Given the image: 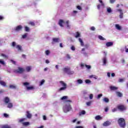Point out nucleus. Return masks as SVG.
Segmentation results:
<instances>
[{
	"mask_svg": "<svg viewBox=\"0 0 128 128\" xmlns=\"http://www.w3.org/2000/svg\"><path fill=\"white\" fill-rule=\"evenodd\" d=\"M69 102H72V100H66L65 101V106H64V111L65 112L72 110V106Z\"/></svg>",
	"mask_w": 128,
	"mask_h": 128,
	"instance_id": "obj_1",
	"label": "nucleus"
},
{
	"mask_svg": "<svg viewBox=\"0 0 128 128\" xmlns=\"http://www.w3.org/2000/svg\"><path fill=\"white\" fill-rule=\"evenodd\" d=\"M118 122L120 128H126V120L124 118H120L118 120Z\"/></svg>",
	"mask_w": 128,
	"mask_h": 128,
	"instance_id": "obj_2",
	"label": "nucleus"
},
{
	"mask_svg": "<svg viewBox=\"0 0 128 128\" xmlns=\"http://www.w3.org/2000/svg\"><path fill=\"white\" fill-rule=\"evenodd\" d=\"M59 82L62 87L60 88L58 90V92H62V90H66L68 86L66 84L64 81H60Z\"/></svg>",
	"mask_w": 128,
	"mask_h": 128,
	"instance_id": "obj_3",
	"label": "nucleus"
},
{
	"mask_svg": "<svg viewBox=\"0 0 128 128\" xmlns=\"http://www.w3.org/2000/svg\"><path fill=\"white\" fill-rule=\"evenodd\" d=\"M13 72L14 74H24V68L19 66L18 67V69L14 70Z\"/></svg>",
	"mask_w": 128,
	"mask_h": 128,
	"instance_id": "obj_4",
	"label": "nucleus"
},
{
	"mask_svg": "<svg viewBox=\"0 0 128 128\" xmlns=\"http://www.w3.org/2000/svg\"><path fill=\"white\" fill-rule=\"evenodd\" d=\"M117 108L118 110H120V112H124V110H126L127 108L124 104H120L118 106Z\"/></svg>",
	"mask_w": 128,
	"mask_h": 128,
	"instance_id": "obj_5",
	"label": "nucleus"
},
{
	"mask_svg": "<svg viewBox=\"0 0 128 128\" xmlns=\"http://www.w3.org/2000/svg\"><path fill=\"white\" fill-rule=\"evenodd\" d=\"M63 72H66L68 74H74V71H71L70 70V68H63Z\"/></svg>",
	"mask_w": 128,
	"mask_h": 128,
	"instance_id": "obj_6",
	"label": "nucleus"
},
{
	"mask_svg": "<svg viewBox=\"0 0 128 128\" xmlns=\"http://www.w3.org/2000/svg\"><path fill=\"white\" fill-rule=\"evenodd\" d=\"M110 124H112V122L108 120H107L103 123L102 126H110Z\"/></svg>",
	"mask_w": 128,
	"mask_h": 128,
	"instance_id": "obj_7",
	"label": "nucleus"
},
{
	"mask_svg": "<svg viewBox=\"0 0 128 128\" xmlns=\"http://www.w3.org/2000/svg\"><path fill=\"white\" fill-rule=\"evenodd\" d=\"M56 42H60V38H53L52 42V44H54Z\"/></svg>",
	"mask_w": 128,
	"mask_h": 128,
	"instance_id": "obj_8",
	"label": "nucleus"
},
{
	"mask_svg": "<svg viewBox=\"0 0 128 128\" xmlns=\"http://www.w3.org/2000/svg\"><path fill=\"white\" fill-rule=\"evenodd\" d=\"M22 30V25L17 26L15 28L16 32H20V30Z\"/></svg>",
	"mask_w": 128,
	"mask_h": 128,
	"instance_id": "obj_9",
	"label": "nucleus"
},
{
	"mask_svg": "<svg viewBox=\"0 0 128 128\" xmlns=\"http://www.w3.org/2000/svg\"><path fill=\"white\" fill-rule=\"evenodd\" d=\"M117 12H119L120 13V18H124V13L122 12V9H118Z\"/></svg>",
	"mask_w": 128,
	"mask_h": 128,
	"instance_id": "obj_10",
	"label": "nucleus"
},
{
	"mask_svg": "<svg viewBox=\"0 0 128 128\" xmlns=\"http://www.w3.org/2000/svg\"><path fill=\"white\" fill-rule=\"evenodd\" d=\"M62 24H64V21L62 19H60L58 22V24L61 26V28H64V25Z\"/></svg>",
	"mask_w": 128,
	"mask_h": 128,
	"instance_id": "obj_11",
	"label": "nucleus"
},
{
	"mask_svg": "<svg viewBox=\"0 0 128 128\" xmlns=\"http://www.w3.org/2000/svg\"><path fill=\"white\" fill-rule=\"evenodd\" d=\"M10 100V98H8V97H5L4 98V102H5V104H8Z\"/></svg>",
	"mask_w": 128,
	"mask_h": 128,
	"instance_id": "obj_12",
	"label": "nucleus"
},
{
	"mask_svg": "<svg viewBox=\"0 0 128 128\" xmlns=\"http://www.w3.org/2000/svg\"><path fill=\"white\" fill-rule=\"evenodd\" d=\"M114 46V42H107L106 43V46L108 47L112 46Z\"/></svg>",
	"mask_w": 128,
	"mask_h": 128,
	"instance_id": "obj_13",
	"label": "nucleus"
},
{
	"mask_svg": "<svg viewBox=\"0 0 128 128\" xmlns=\"http://www.w3.org/2000/svg\"><path fill=\"white\" fill-rule=\"evenodd\" d=\"M0 84L2 86H6V83L2 80H0Z\"/></svg>",
	"mask_w": 128,
	"mask_h": 128,
	"instance_id": "obj_14",
	"label": "nucleus"
},
{
	"mask_svg": "<svg viewBox=\"0 0 128 128\" xmlns=\"http://www.w3.org/2000/svg\"><path fill=\"white\" fill-rule=\"evenodd\" d=\"M26 118H32V114H30V113L29 111H27L26 112Z\"/></svg>",
	"mask_w": 128,
	"mask_h": 128,
	"instance_id": "obj_15",
	"label": "nucleus"
},
{
	"mask_svg": "<svg viewBox=\"0 0 128 128\" xmlns=\"http://www.w3.org/2000/svg\"><path fill=\"white\" fill-rule=\"evenodd\" d=\"M95 119L96 120H102V118L100 115H98L95 117Z\"/></svg>",
	"mask_w": 128,
	"mask_h": 128,
	"instance_id": "obj_16",
	"label": "nucleus"
},
{
	"mask_svg": "<svg viewBox=\"0 0 128 128\" xmlns=\"http://www.w3.org/2000/svg\"><path fill=\"white\" fill-rule=\"evenodd\" d=\"M116 94L118 96V98H122V94L120 92H116Z\"/></svg>",
	"mask_w": 128,
	"mask_h": 128,
	"instance_id": "obj_17",
	"label": "nucleus"
},
{
	"mask_svg": "<svg viewBox=\"0 0 128 128\" xmlns=\"http://www.w3.org/2000/svg\"><path fill=\"white\" fill-rule=\"evenodd\" d=\"M75 38H80V32H76Z\"/></svg>",
	"mask_w": 128,
	"mask_h": 128,
	"instance_id": "obj_18",
	"label": "nucleus"
},
{
	"mask_svg": "<svg viewBox=\"0 0 128 128\" xmlns=\"http://www.w3.org/2000/svg\"><path fill=\"white\" fill-rule=\"evenodd\" d=\"M78 41L80 43V46H84V42L82 41V38H78Z\"/></svg>",
	"mask_w": 128,
	"mask_h": 128,
	"instance_id": "obj_19",
	"label": "nucleus"
},
{
	"mask_svg": "<svg viewBox=\"0 0 128 128\" xmlns=\"http://www.w3.org/2000/svg\"><path fill=\"white\" fill-rule=\"evenodd\" d=\"M12 106H14L12 103V102L8 103V104L7 106V108H12Z\"/></svg>",
	"mask_w": 128,
	"mask_h": 128,
	"instance_id": "obj_20",
	"label": "nucleus"
},
{
	"mask_svg": "<svg viewBox=\"0 0 128 128\" xmlns=\"http://www.w3.org/2000/svg\"><path fill=\"white\" fill-rule=\"evenodd\" d=\"M110 90H118V88L114 86H110Z\"/></svg>",
	"mask_w": 128,
	"mask_h": 128,
	"instance_id": "obj_21",
	"label": "nucleus"
},
{
	"mask_svg": "<svg viewBox=\"0 0 128 128\" xmlns=\"http://www.w3.org/2000/svg\"><path fill=\"white\" fill-rule=\"evenodd\" d=\"M98 38L100 40H106V38H104L102 36L99 35L98 36Z\"/></svg>",
	"mask_w": 128,
	"mask_h": 128,
	"instance_id": "obj_22",
	"label": "nucleus"
},
{
	"mask_svg": "<svg viewBox=\"0 0 128 128\" xmlns=\"http://www.w3.org/2000/svg\"><path fill=\"white\" fill-rule=\"evenodd\" d=\"M66 27L67 28H70V21L69 20H67L66 22Z\"/></svg>",
	"mask_w": 128,
	"mask_h": 128,
	"instance_id": "obj_23",
	"label": "nucleus"
},
{
	"mask_svg": "<svg viewBox=\"0 0 128 128\" xmlns=\"http://www.w3.org/2000/svg\"><path fill=\"white\" fill-rule=\"evenodd\" d=\"M103 101L104 102H110V99L108 98H104L103 99Z\"/></svg>",
	"mask_w": 128,
	"mask_h": 128,
	"instance_id": "obj_24",
	"label": "nucleus"
},
{
	"mask_svg": "<svg viewBox=\"0 0 128 128\" xmlns=\"http://www.w3.org/2000/svg\"><path fill=\"white\" fill-rule=\"evenodd\" d=\"M116 28H117V30H122V27H120V26L118 24H116Z\"/></svg>",
	"mask_w": 128,
	"mask_h": 128,
	"instance_id": "obj_25",
	"label": "nucleus"
},
{
	"mask_svg": "<svg viewBox=\"0 0 128 128\" xmlns=\"http://www.w3.org/2000/svg\"><path fill=\"white\" fill-rule=\"evenodd\" d=\"M32 70V67L30 66H28L26 68V70L28 72H30V70Z\"/></svg>",
	"mask_w": 128,
	"mask_h": 128,
	"instance_id": "obj_26",
	"label": "nucleus"
},
{
	"mask_svg": "<svg viewBox=\"0 0 128 128\" xmlns=\"http://www.w3.org/2000/svg\"><path fill=\"white\" fill-rule=\"evenodd\" d=\"M26 88L28 90H34V86H27Z\"/></svg>",
	"mask_w": 128,
	"mask_h": 128,
	"instance_id": "obj_27",
	"label": "nucleus"
},
{
	"mask_svg": "<svg viewBox=\"0 0 128 128\" xmlns=\"http://www.w3.org/2000/svg\"><path fill=\"white\" fill-rule=\"evenodd\" d=\"M16 48H17L18 50H22V46L17 45L16 46Z\"/></svg>",
	"mask_w": 128,
	"mask_h": 128,
	"instance_id": "obj_28",
	"label": "nucleus"
},
{
	"mask_svg": "<svg viewBox=\"0 0 128 128\" xmlns=\"http://www.w3.org/2000/svg\"><path fill=\"white\" fill-rule=\"evenodd\" d=\"M103 64L104 66L106 64V57L103 58Z\"/></svg>",
	"mask_w": 128,
	"mask_h": 128,
	"instance_id": "obj_29",
	"label": "nucleus"
},
{
	"mask_svg": "<svg viewBox=\"0 0 128 128\" xmlns=\"http://www.w3.org/2000/svg\"><path fill=\"white\" fill-rule=\"evenodd\" d=\"M22 124L24 126H28V124H30V122H24Z\"/></svg>",
	"mask_w": 128,
	"mask_h": 128,
	"instance_id": "obj_30",
	"label": "nucleus"
},
{
	"mask_svg": "<svg viewBox=\"0 0 128 128\" xmlns=\"http://www.w3.org/2000/svg\"><path fill=\"white\" fill-rule=\"evenodd\" d=\"M28 24H30L32 26H36V24L33 22H30Z\"/></svg>",
	"mask_w": 128,
	"mask_h": 128,
	"instance_id": "obj_31",
	"label": "nucleus"
},
{
	"mask_svg": "<svg viewBox=\"0 0 128 128\" xmlns=\"http://www.w3.org/2000/svg\"><path fill=\"white\" fill-rule=\"evenodd\" d=\"M86 114V110H82L80 112L79 115L82 116V114Z\"/></svg>",
	"mask_w": 128,
	"mask_h": 128,
	"instance_id": "obj_32",
	"label": "nucleus"
},
{
	"mask_svg": "<svg viewBox=\"0 0 128 128\" xmlns=\"http://www.w3.org/2000/svg\"><path fill=\"white\" fill-rule=\"evenodd\" d=\"M2 128H12V127L8 125H4L2 126Z\"/></svg>",
	"mask_w": 128,
	"mask_h": 128,
	"instance_id": "obj_33",
	"label": "nucleus"
},
{
	"mask_svg": "<svg viewBox=\"0 0 128 128\" xmlns=\"http://www.w3.org/2000/svg\"><path fill=\"white\" fill-rule=\"evenodd\" d=\"M77 82L78 84H82L83 82H82V80L79 79V80H77Z\"/></svg>",
	"mask_w": 128,
	"mask_h": 128,
	"instance_id": "obj_34",
	"label": "nucleus"
},
{
	"mask_svg": "<svg viewBox=\"0 0 128 128\" xmlns=\"http://www.w3.org/2000/svg\"><path fill=\"white\" fill-rule=\"evenodd\" d=\"M24 28H25L26 32H30V28L28 27V26H26L24 27Z\"/></svg>",
	"mask_w": 128,
	"mask_h": 128,
	"instance_id": "obj_35",
	"label": "nucleus"
},
{
	"mask_svg": "<svg viewBox=\"0 0 128 128\" xmlns=\"http://www.w3.org/2000/svg\"><path fill=\"white\" fill-rule=\"evenodd\" d=\"M46 81L44 80H41V82H40V86H42V84H44V82H45Z\"/></svg>",
	"mask_w": 128,
	"mask_h": 128,
	"instance_id": "obj_36",
	"label": "nucleus"
},
{
	"mask_svg": "<svg viewBox=\"0 0 128 128\" xmlns=\"http://www.w3.org/2000/svg\"><path fill=\"white\" fill-rule=\"evenodd\" d=\"M68 96H62V98H61L60 100H64L68 99Z\"/></svg>",
	"mask_w": 128,
	"mask_h": 128,
	"instance_id": "obj_37",
	"label": "nucleus"
},
{
	"mask_svg": "<svg viewBox=\"0 0 128 128\" xmlns=\"http://www.w3.org/2000/svg\"><path fill=\"white\" fill-rule=\"evenodd\" d=\"M85 66L86 68H88V70H90V68H92V66L90 65L85 64Z\"/></svg>",
	"mask_w": 128,
	"mask_h": 128,
	"instance_id": "obj_38",
	"label": "nucleus"
},
{
	"mask_svg": "<svg viewBox=\"0 0 128 128\" xmlns=\"http://www.w3.org/2000/svg\"><path fill=\"white\" fill-rule=\"evenodd\" d=\"M85 82L86 84H90V82H92V81H90V80H85Z\"/></svg>",
	"mask_w": 128,
	"mask_h": 128,
	"instance_id": "obj_39",
	"label": "nucleus"
},
{
	"mask_svg": "<svg viewBox=\"0 0 128 128\" xmlns=\"http://www.w3.org/2000/svg\"><path fill=\"white\" fill-rule=\"evenodd\" d=\"M45 54L46 56H48V54H50V50H46L45 52Z\"/></svg>",
	"mask_w": 128,
	"mask_h": 128,
	"instance_id": "obj_40",
	"label": "nucleus"
},
{
	"mask_svg": "<svg viewBox=\"0 0 128 128\" xmlns=\"http://www.w3.org/2000/svg\"><path fill=\"white\" fill-rule=\"evenodd\" d=\"M24 120H26V118H22L20 119L18 122H24Z\"/></svg>",
	"mask_w": 128,
	"mask_h": 128,
	"instance_id": "obj_41",
	"label": "nucleus"
},
{
	"mask_svg": "<svg viewBox=\"0 0 128 128\" xmlns=\"http://www.w3.org/2000/svg\"><path fill=\"white\" fill-rule=\"evenodd\" d=\"M0 64H2V66H4V64H6L4 61L2 60H0Z\"/></svg>",
	"mask_w": 128,
	"mask_h": 128,
	"instance_id": "obj_42",
	"label": "nucleus"
},
{
	"mask_svg": "<svg viewBox=\"0 0 128 128\" xmlns=\"http://www.w3.org/2000/svg\"><path fill=\"white\" fill-rule=\"evenodd\" d=\"M28 36V34L26 33L24 34L22 36V38H26Z\"/></svg>",
	"mask_w": 128,
	"mask_h": 128,
	"instance_id": "obj_43",
	"label": "nucleus"
},
{
	"mask_svg": "<svg viewBox=\"0 0 128 128\" xmlns=\"http://www.w3.org/2000/svg\"><path fill=\"white\" fill-rule=\"evenodd\" d=\"M92 104V101H90L86 102V106H90Z\"/></svg>",
	"mask_w": 128,
	"mask_h": 128,
	"instance_id": "obj_44",
	"label": "nucleus"
},
{
	"mask_svg": "<svg viewBox=\"0 0 128 128\" xmlns=\"http://www.w3.org/2000/svg\"><path fill=\"white\" fill-rule=\"evenodd\" d=\"M24 86H30V83L28 82H25L23 84Z\"/></svg>",
	"mask_w": 128,
	"mask_h": 128,
	"instance_id": "obj_45",
	"label": "nucleus"
},
{
	"mask_svg": "<svg viewBox=\"0 0 128 128\" xmlns=\"http://www.w3.org/2000/svg\"><path fill=\"white\" fill-rule=\"evenodd\" d=\"M102 94H98L97 98L99 99L100 98H102Z\"/></svg>",
	"mask_w": 128,
	"mask_h": 128,
	"instance_id": "obj_46",
	"label": "nucleus"
},
{
	"mask_svg": "<svg viewBox=\"0 0 128 128\" xmlns=\"http://www.w3.org/2000/svg\"><path fill=\"white\" fill-rule=\"evenodd\" d=\"M2 56H3L4 58H8V56L4 54H2Z\"/></svg>",
	"mask_w": 128,
	"mask_h": 128,
	"instance_id": "obj_47",
	"label": "nucleus"
},
{
	"mask_svg": "<svg viewBox=\"0 0 128 128\" xmlns=\"http://www.w3.org/2000/svg\"><path fill=\"white\" fill-rule=\"evenodd\" d=\"M89 97H90V100H92V98H94V94H90Z\"/></svg>",
	"mask_w": 128,
	"mask_h": 128,
	"instance_id": "obj_48",
	"label": "nucleus"
},
{
	"mask_svg": "<svg viewBox=\"0 0 128 128\" xmlns=\"http://www.w3.org/2000/svg\"><path fill=\"white\" fill-rule=\"evenodd\" d=\"M9 87L10 88H16V86L14 85H10Z\"/></svg>",
	"mask_w": 128,
	"mask_h": 128,
	"instance_id": "obj_49",
	"label": "nucleus"
},
{
	"mask_svg": "<svg viewBox=\"0 0 128 128\" xmlns=\"http://www.w3.org/2000/svg\"><path fill=\"white\" fill-rule=\"evenodd\" d=\"M98 2L101 4V6H104V2H102V0H98Z\"/></svg>",
	"mask_w": 128,
	"mask_h": 128,
	"instance_id": "obj_50",
	"label": "nucleus"
},
{
	"mask_svg": "<svg viewBox=\"0 0 128 128\" xmlns=\"http://www.w3.org/2000/svg\"><path fill=\"white\" fill-rule=\"evenodd\" d=\"M4 118H8L9 116H8V114H7L4 113Z\"/></svg>",
	"mask_w": 128,
	"mask_h": 128,
	"instance_id": "obj_51",
	"label": "nucleus"
},
{
	"mask_svg": "<svg viewBox=\"0 0 128 128\" xmlns=\"http://www.w3.org/2000/svg\"><path fill=\"white\" fill-rule=\"evenodd\" d=\"M71 50H76V48H74V46H72Z\"/></svg>",
	"mask_w": 128,
	"mask_h": 128,
	"instance_id": "obj_52",
	"label": "nucleus"
},
{
	"mask_svg": "<svg viewBox=\"0 0 128 128\" xmlns=\"http://www.w3.org/2000/svg\"><path fill=\"white\" fill-rule=\"evenodd\" d=\"M104 112H108V107L105 108Z\"/></svg>",
	"mask_w": 128,
	"mask_h": 128,
	"instance_id": "obj_53",
	"label": "nucleus"
},
{
	"mask_svg": "<svg viewBox=\"0 0 128 128\" xmlns=\"http://www.w3.org/2000/svg\"><path fill=\"white\" fill-rule=\"evenodd\" d=\"M66 56L68 60H70V54H67Z\"/></svg>",
	"mask_w": 128,
	"mask_h": 128,
	"instance_id": "obj_54",
	"label": "nucleus"
},
{
	"mask_svg": "<svg viewBox=\"0 0 128 128\" xmlns=\"http://www.w3.org/2000/svg\"><path fill=\"white\" fill-rule=\"evenodd\" d=\"M107 11H108V12H112V8H108L107 9Z\"/></svg>",
	"mask_w": 128,
	"mask_h": 128,
	"instance_id": "obj_55",
	"label": "nucleus"
},
{
	"mask_svg": "<svg viewBox=\"0 0 128 128\" xmlns=\"http://www.w3.org/2000/svg\"><path fill=\"white\" fill-rule=\"evenodd\" d=\"M90 30H96V28H94V26H92L90 28Z\"/></svg>",
	"mask_w": 128,
	"mask_h": 128,
	"instance_id": "obj_56",
	"label": "nucleus"
},
{
	"mask_svg": "<svg viewBox=\"0 0 128 128\" xmlns=\"http://www.w3.org/2000/svg\"><path fill=\"white\" fill-rule=\"evenodd\" d=\"M124 82V79H122V78L119 79V80H118L119 82Z\"/></svg>",
	"mask_w": 128,
	"mask_h": 128,
	"instance_id": "obj_57",
	"label": "nucleus"
},
{
	"mask_svg": "<svg viewBox=\"0 0 128 128\" xmlns=\"http://www.w3.org/2000/svg\"><path fill=\"white\" fill-rule=\"evenodd\" d=\"M77 8L80 10H82V7H80V6H77Z\"/></svg>",
	"mask_w": 128,
	"mask_h": 128,
	"instance_id": "obj_58",
	"label": "nucleus"
},
{
	"mask_svg": "<svg viewBox=\"0 0 128 128\" xmlns=\"http://www.w3.org/2000/svg\"><path fill=\"white\" fill-rule=\"evenodd\" d=\"M4 16H0V20H4Z\"/></svg>",
	"mask_w": 128,
	"mask_h": 128,
	"instance_id": "obj_59",
	"label": "nucleus"
},
{
	"mask_svg": "<svg viewBox=\"0 0 128 128\" xmlns=\"http://www.w3.org/2000/svg\"><path fill=\"white\" fill-rule=\"evenodd\" d=\"M110 4H114V2H116V0H110Z\"/></svg>",
	"mask_w": 128,
	"mask_h": 128,
	"instance_id": "obj_60",
	"label": "nucleus"
},
{
	"mask_svg": "<svg viewBox=\"0 0 128 128\" xmlns=\"http://www.w3.org/2000/svg\"><path fill=\"white\" fill-rule=\"evenodd\" d=\"M11 62H12V64H16V61H14V60H11Z\"/></svg>",
	"mask_w": 128,
	"mask_h": 128,
	"instance_id": "obj_61",
	"label": "nucleus"
},
{
	"mask_svg": "<svg viewBox=\"0 0 128 128\" xmlns=\"http://www.w3.org/2000/svg\"><path fill=\"white\" fill-rule=\"evenodd\" d=\"M12 46H16V42H12Z\"/></svg>",
	"mask_w": 128,
	"mask_h": 128,
	"instance_id": "obj_62",
	"label": "nucleus"
},
{
	"mask_svg": "<svg viewBox=\"0 0 128 128\" xmlns=\"http://www.w3.org/2000/svg\"><path fill=\"white\" fill-rule=\"evenodd\" d=\"M75 128H84L82 126H76Z\"/></svg>",
	"mask_w": 128,
	"mask_h": 128,
	"instance_id": "obj_63",
	"label": "nucleus"
},
{
	"mask_svg": "<svg viewBox=\"0 0 128 128\" xmlns=\"http://www.w3.org/2000/svg\"><path fill=\"white\" fill-rule=\"evenodd\" d=\"M80 66L82 68L84 66V64H80Z\"/></svg>",
	"mask_w": 128,
	"mask_h": 128,
	"instance_id": "obj_64",
	"label": "nucleus"
}]
</instances>
